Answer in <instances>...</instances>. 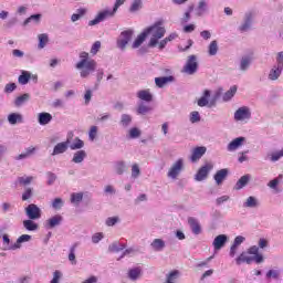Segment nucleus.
<instances>
[{"instance_id":"34","label":"nucleus","mask_w":283,"mask_h":283,"mask_svg":"<svg viewBox=\"0 0 283 283\" xmlns=\"http://www.w3.org/2000/svg\"><path fill=\"white\" fill-rule=\"evenodd\" d=\"M145 39H147V33L144 31L133 42L132 44L133 50H137V48L143 45V43H145Z\"/></svg>"},{"instance_id":"9","label":"nucleus","mask_w":283,"mask_h":283,"mask_svg":"<svg viewBox=\"0 0 283 283\" xmlns=\"http://www.w3.org/2000/svg\"><path fill=\"white\" fill-rule=\"evenodd\" d=\"M133 36H134V30L128 29L123 31L117 38V48L119 50H125L127 48V43L132 41Z\"/></svg>"},{"instance_id":"63","label":"nucleus","mask_w":283,"mask_h":283,"mask_svg":"<svg viewBox=\"0 0 283 283\" xmlns=\"http://www.w3.org/2000/svg\"><path fill=\"white\" fill-rule=\"evenodd\" d=\"M119 221H120V219L118 217H109V218L106 219V226L107 227H114Z\"/></svg>"},{"instance_id":"1","label":"nucleus","mask_w":283,"mask_h":283,"mask_svg":"<svg viewBox=\"0 0 283 283\" xmlns=\"http://www.w3.org/2000/svg\"><path fill=\"white\" fill-rule=\"evenodd\" d=\"M76 70H80L81 78H87L90 74L96 72L98 63L94 59H90V53L83 51L80 53V61L75 65Z\"/></svg>"},{"instance_id":"33","label":"nucleus","mask_w":283,"mask_h":283,"mask_svg":"<svg viewBox=\"0 0 283 283\" xmlns=\"http://www.w3.org/2000/svg\"><path fill=\"white\" fill-rule=\"evenodd\" d=\"M235 262L238 266H240V264H244V262L247 264H251V262H253V256H249L247 253L243 252L235 259Z\"/></svg>"},{"instance_id":"2","label":"nucleus","mask_w":283,"mask_h":283,"mask_svg":"<svg viewBox=\"0 0 283 283\" xmlns=\"http://www.w3.org/2000/svg\"><path fill=\"white\" fill-rule=\"evenodd\" d=\"M144 32H146V36L150 35L148 43L149 48H156V45H158V41H160V39H163V36H165L167 33V30L163 25V21H158L144 30Z\"/></svg>"},{"instance_id":"12","label":"nucleus","mask_w":283,"mask_h":283,"mask_svg":"<svg viewBox=\"0 0 283 283\" xmlns=\"http://www.w3.org/2000/svg\"><path fill=\"white\" fill-rule=\"evenodd\" d=\"M195 12L197 17H205V14L209 12V0H199L196 6Z\"/></svg>"},{"instance_id":"52","label":"nucleus","mask_w":283,"mask_h":283,"mask_svg":"<svg viewBox=\"0 0 283 283\" xmlns=\"http://www.w3.org/2000/svg\"><path fill=\"white\" fill-rule=\"evenodd\" d=\"M149 112H151V107L149 105H145L143 103L139 104L137 108L138 114L145 115V114H149Z\"/></svg>"},{"instance_id":"13","label":"nucleus","mask_w":283,"mask_h":283,"mask_svg":"<svg viewBox=\"0 0 283 283\" xmlns=\"http://www.w3.org/2000/svg\"><path fill=\"white\" fill-rule=\"evenodd\" d=\"M127 277L130 282H138L143 277V268L135 266L128 270Z\"/></svg>"},{"instance_id":"3","label":"nucleus","mask_w":283,"mask_h":283,"mask_svg":"<svg viewBox=\"0 0 283 283\" xmlns=\"http://www.w3.org/2000/svg\"><path fill=\"white\" fill-rule=\"evenodd\" d=\"M116 10L113 9H103L101 10L93 20L88 21V25L92 28L94 25H98V23H103L107 21V19H114L116 17Z\"/></svg>"},{"instance_id":"46","label":"nucleus","mask_w":283,"mask_h":283,"mask_svg":"<svg viewBox=\"0 0 283 283\" xmlns=\"http://www.w3.org/2000/svg\"><path fill=\"white\" fill-rule=\"evenodd\" d=\"M138 10H143V0H133L129 11L138 12Z\"/></svg>"},{"instance_id":"40","label":"nucleus","mask_w":283,"mask_h":283,"mask_svg":"<svg viewBox=\"0 0 283 283\" xmlns=\"http://www.w3.org/2000/svg\"><path fill=\"white\" fill-rule=\"evenodd\" d=\"M31 78H32V74L30 72L22 71V74L19 76L18 81L20 85H28Z\"/></svg>"},{"instance_id":"55","label":"nucleus","mask_w":283,"mask_h":283,"mask_svg":"<svg viewBox=\"0 0 283 283\" xmlns=\"http://www.w3.org/2000/svg\"><path fill=\"white\" fill-rule=\"evenodd\" d=\"M2 242L4 251H12V244H10V237L8 234L2 235Z\"/></svg>"},{"instance_id":"7","label":"nucleus","mask_w":283,"mask_h":283,"mask_svg":"<svg viewBox=\"0 0 283 283\" xmlns=\"http://www.w3.org/2000/svg\"><path fill=\"white\" fill-rule=\"evenodd\" d=\"M235 123H249L251 120V108L249 106H241L234 112L233 116Z\"/></svg>"},{"instance_id":"22","label":"nucleus","mask_w":283,"mask_h":283,"mask_svg":"<svg viewBox=\"0 0 283 283\" xmlns=\"http://www.w3.org/2000/svg\"><path fill=\"white\" fill-rule=\"evenodd\" d=\"M67 147H70V139L66 142L59 143L52 153V156H59V154H65L67 151Z\"/></svg>"},{"instance_id":"21","label":"nucleus","mask_w":283,"mask_h":283,"mask_svg":"<svg viewBox=\"0 0 283 283\" xmlns=\"http://www.w3.org/2000/svg\"><path fill=\"white\" fill-rule=\"evenodd\" d=\"M283 69H280L279 66L273 65L269 73L268 78L269 81H277L282 76Z\"/></svg>"},{"instance_id":"54","label":"nucleus","mask_w":283,"mask_h":283,"mask_svg":"<svg viewBox=\"0 0 283 283\" xmlns=\"http://www.w3.org/2000/svg\"><path fill=\"white\" fill-rule=\"evenodd\" d=\"M32 21H34L35 23H39V21H41V14H33L30 15L27 20H24L23 25H28L30 23H32Z\"/></svg>"},{"instance_id":"53","label":"nucleus","mask_w":283,"mask_h":283,"mask_svg":"<svg viewBox=\"0 0 283 283\" xmlns=\"http://www.w3.org/2000/svg\"><path fill=\"white\" fill-rule=\"evenodd\" d=\"M268 280H280V270H270L266 273Z\"/></svg>"},{"instance_id":"6","label":"nucleus","mask_w":283,"mask_h":283,"mask_svg":"<svg viewBox=\"0 0 283 283\" xmlns=\"http://www.w3.org/2000/svg\"><path fill=\"white\" fill-rule=\"evenodd\" d=\"M184 74H188L189 76L196 74L198 72V56L189 55L187 57L186 64L182 67Z\"/></svg>"},{"instance_id":"23","label":"nucleus","mask_w":283,"mask_h":283,"mask_svg":"<svg viewBox=\"0 0 283 283\" xmlns=\"http://www.w3.org/2000/svg\"><path fill=\"white\" fill-rule=\"evenodd\" d=\"M282 178H283V176L279 175L276 178H274V179H272V180H270L268 182V187L270 189H272L274 191V193H280V191H282L279 188L280 187V182H282Z\"/></svg>"},{"instance_id":"35","label":"nucleus","mask_w":283,"mask_h":283,"mask_svg":"<svg viewBox=\"0 0 283 283\" xmlns=\"http://www.w3.org/2000/svg\"><path fill=\"white\" fill-rule=\"evenodd\" d=\"M228 174H229V170H227V169H221V170L217 171V174L214 175V180H216L217 185H222V182L227 178Z\"/></svg>"},{"instance_id":"36","label":"nucleus","mask_w":283,"mask_h":283,"mask_svg":"<svg viewBox=\"0 0 283 283\" xmlns=\"http://www.w3.org/2000/svg\"><path fill=\"white\" fill-rule=\"evenodd\" d=\"M249 180H251V175H244L242 176L238 182L235 184V189L240 190V189H244V187H247V185H249Z\"/></svg>"},{"instance_id":"50","label":"nucleus","mask_w":283,"mask_h":283,"mask_svg":"<svg viewBox=\"0 0 283 283\" xmlns=\"http://www.w3.org/2000/svg\"><path fill=\"white\" fill-rule=\"evenodd\" d=\"M96 136H98V127L97 126H91L88 132V139L91 142L96 140Z\"/></svg>"},{"instance_id":"37","label":"nucleus","mask_w":283,"mask_h":283,"mask_svg":"<svg viewBox=\"0 0 283 283\" xmlns=\"http://www.w3.org/2000/svg\"><path fill=\"white\" fill-rule=\"evenodd\" d=\"M38 48L39 50H43V48H45V45H48V43L50 42V38L48 35V33H41L38 35Z\"/></svg>"},{"instance_id":"14","label":"nucleus","mask_w":283,"mask_h":283,"mask_svg":"<svg viewBox=\"0 0 283 283\" xmlns=\"http://www.w3.org/2000/svg\"><path fill=\"white\" fill-rule=\"evenodd\" d=\"M247 143V137H237L232 142H230L227 146V149L229 151H237V149H240L242 145Z\"/></svg>"},{"instance_id":"44","label":"nucleus","mask_w":283,"mask_h":283,"mask_svg":"<svg viewBox=\"0 0 283 283\" xmlns=\"http://www.w3.org/2000/svg\"><path fill=\"white\" fill-rule=\"evenodd\" d=\"M27 101H30V94L24 93L21 96H18L14 101V105L15 107H21V105H23V103H27Z\"/></svg>"},{"instance_id":"19","label":"nucleus","mask_w":283,"mask_h":283,"mask_svg":"<svg viewBox=\"0 0 283 283\" xmlns=\"http://www.w3.org/2000/svg\"><path fill=\"white\" fill-rule=\"evenodd\" d=\"M9 125H21L23 123V114L21 113H10L7 116Z\"/></svg>"},{"instance_id":"62","label":"nucleus","mask_w":283,"mask_h":283,"mask_svg":"<svg viewBox=\"0 0 283 283\" xmlns=\"http://www.w3.org/2000/svg\"><path fill=\"white\" fill-rule=\"evenodd\" d=\"M190 123H200V113H198V111L190 113Z\"/></svg>"},{"instance_id":"29","label":"nucleus","mask_w":283,"mask_h":283,"mask_svg":"<svg viewBox=\"0 0 283 283\" xmlns=\"http://www.w3.org/2000/svg\"><path fill=\"white\" fill-rule=\"evenodd\" d=\"M22 224L27 231H39V223L34 222V219H27Z\"/></svg>"},{"instance_id":"59","label":"nucleus","mask_w":283,"mask_h":283,"mask_svg":"<svg viewBox=\"0 0 283 283\" xmlns=\"http://www.w3.org/2000/svg\"><path fill=\"white\" fill-rule=\"evenodd\" d=\"M138 176H140V167L138 166V164H134L132 166V178H134L136 180V178H138Z\"/></svg>"},{"instance_id":"28","label":"nucleus","mask_w":283,"mask_h":283,"mask_svg":"<svg viewBox=\"0 0 283 283\" xmlns=\"http://www.w3.org/2000/svg\"><path fill=\"white\" fill-rule=\"evenodd\" d=\"M150 247H151L153 251L160 252V251L165 250L166 243H165V240H163V239H155L150 243Z\"/></svg>"},{"instance_id":"27","label":"nucleus","mask_w":283,"mask_h":283,"mask_svg":"<svg viewBox=\"0 0 283 283\" xmlns=\"http://www.w3.org/2000/svg\"><path fill=\"white\" fill-rule=\"evenodd\" d=\"M137 97H139L140 101H145L146 103H151L154 95H151L149 90H142L137 92Z\"/></svg>"},{"instance_id":"25","label":"nucleus","mask_w":283,"mask_h":283,"mask_svg":"<svg viewBox=\"0 0 283 283\" xmlns=\"http://www.w3.org/2000/svg\"><path fill=\"white\" fill-rule=\"evenodd\" d=\"M168 83H174V76H161V77H156L155 78V84L157 87H165V85H168Z\"/></svg>"},{"instance_id":"49","label":"nucleus","mask_w":283,"mask_h":283,"mask_svg":"<svg viewBox=\"0 0 283 283\" xmlns=\"http://www.w3.org/2000/svg\"><path fill=\"white\" fill-rule=\"evenodd\" d=\"M130 124H132L130 115L123 114L122 117H120V126L122 127H129Z\"/></svg>"},{"instance_id":"56","label":"nucleus","mask_w":283,"mask_h":283,"mask_svg":"<svg viewBox=\"0 0 283 283\" xmlns=\"http://www.w3.org/2000/svg\"><path fill=\"white\" fill-rule=\"evenodd\" d=\"M32 180H34V177L32 176H23V177H19L18 178V182L20 185H30V182H32Z\"/></svg>"},{"instance_id":"64","label":"nucleus","mask_w":283,"mask_h":283,"mask_svg":"<svg viewBox=\"0 0 283 283\" xmlns=\"http://www.w3.org/2000/svg\"><path fill=\"white\" fill-rule=\"evenodd\" d=\"M61 277H63V273H61V271L56 270L53 273V279L51 280L50 283H59L61 281Z\"/></svg>"},{"instance_id":"17","label":"nucleus","mask_w":283,"mask_h":283,"mask_svg":"<svg viewBox=\"0 0 283 283\" xmlns=\"http://www.w3.org/2000/svg\"><path fill=\"white\" fill-rule=\"evenodd\" d=\"M62 222L63 217L61 214H55L44 222V227L45 229H54V227H59Z\"/></svg>"},{"instance_id":"4","label":"nucleus","mask_w":283,"mask_h":283,"mask_svg":"<svg viewBox=\"0 0 283 283\" xmlns=\"http://www.w3.org/2000/svg\"><path fill=\"white\" fill-rule=\"evenodd\" d=\"M185 170V159L179 158L169 167L167 178L170 180H178L180 174Z\"/></svg>"},{"instance_id":"43","label":"nucleus","mask_w":283,"mask_h":283,"mask_svg":"<svg viewBox=\"0 0 283 283\" xmlns=\"http://www.w3.org/2000/svg\"><path fill=\"white\" fill-rule=\"evenodd\" d=\"M251 65V57L250 56H243L240 61V70L241 72H247Z\"/></svg>"},{"instance_id":"31","label":"nucleus","mask_w":283,"mask_h":283,"mask_svg":"<svg viewBox=\"0 0 283 283\" xmlns=\"http://www.w3.org/2000/svg\"><path fill=\"white\" fill-rule=\"evenodd\" d=\"M178 277H180V271L172 270L168 274H166V282L165 283H177Z\"/></svg>"},{"instance_id":"61","label":"nucleus","mask_w":283,"mask_h":283,"mask_svg":"<svg viewBox=\"0 0 283 283\" xmlns=\"http://www.w3.org/2000/svg\"><path fill=\"white\" fill-rule=\"evenodd\" d=\"M274 66L283 70V52H279L276 54V63L274 64Z\"/></svg>"},{"instance_id":"10","label":"nucleus","mask_w":283,"mask_h":283,"mask_svg":"<svg viewBox=\"0 0 283 283\" xmlns=\"http://www.w3.org/2000/svg\"><path fill=\"white\" fill-rule=\"evenodd\" d=\"M25 216L29 218V220H41L42 211L39 206L34 203H30L25 209H24Z\"/></svg>"},{"instance_id":"24","label":"nucleus","mask_w":283,"mask_h":283,"mask_svg":"<svg viewBox=\"0 0 283 283\" xmlns=\"http://www.w3.org/2000/svg\"><path fill=\"white\" fill-rule=\"evenodd\" d=\"M87 158V153L85 150H77L73 154L72 163L75 165H81L83 160Z\"/></svg>"},{"instance_id":"30","label":"nucleus","mask_w":283,"mask_h":283,"mask_svg":"<svg viewBox=\"0 0 283 283\" xmlns=\"http://www.w3.org/2000/svg\"><path fill=\"white\" fill-rule=\"evenodd\" d=\"M35 151H36V148L29 147L25 149L24 153H21L20 155L15 156L14 160H25V159L30 158V156H32Z\"/></svg>"},{"instance_id":"45","label":"nucleus","mask_w":283,"mask_h":283,"mask_svg":"<svg viewBox=\"0 0 283 283\" xmlns=\"http://www.w3.org/2000/svg\"><path fill=\"white\" fill-rule=\"evenodd\" d=\"M115 172L117 174V176H123V174H125V161H117L114 166Z\"/></svg>"},{"instance_id":"41","label":"nucleus","mask_w":283,"mask_h":283,"mask_svg":"<svg viewBox=\"0 0 283 283\" xmlns=\"http://www.w3.org/2000/svg\"><path fill=\"white\" fill-rule=\"evenodd\" d=\"M69 147H70V149H72V150L83 149V147H85V143H84L81 138L76 137V138L70 144Z\"/></svg>"},{"instance_id":"20","label":"nucleus","mask_w":283,"mask_h":283,"mask_svg":"<svg viewBox=\"0 0 283 283\" xmlns=\"http://www.w3.org/2000/svg\"><path fill=\"white\" fill-rule=\"evenodd\" d=\"M30 240H32V235H30V234L20 235L17 239L15 243L12 244L11 251H17L18 249H21V245L25 242H30Z\"/></svg>"},{"instance_id":"18","label":"nucleus","mask_w":283,"mask_h":283,"mask_svg":"<svg viewBox=\"0 0 283 283\" xmlns=\"http://www.w3.org/2000/svg\"><path fill=\"white\" fill-rule=\"evenodd\" d=\"M227 240H229L227 234L217 235L212 242V247H214V251H220V249H222V247L227 244Z\"/></svg>"},{"instance_id":"57","label":"nucleus","mask_w":283,"mask_h":283,"mask_svg":"<svg viewBox=\"0 0 283 283\" xmlns=\"http://www.w3.org/2000/svg\"><path fill=\"white\" fill-rule=\"evenodd\" d=\"M54 182H56V175L54 172H46V185L51 186L54 185Z\"/></svg>"},{"instance_id":"42","label":"nucleus","mask_w":283,"mask_h":283,"mask_svg":"<svg viewBox=\"0 0 283 283\" xmlns=\"http://www.w3.org/2000/svg\"><path fill=\"white\" fill-rule=\"evenodd\" d=\"M125 249V243L114 242L108 247V251L111 253H118V251H123Z\"/></svg>"},{"instance_id":"11","label":"nucleus","mask_w":283,"mask_h":283,"mask_svg":"<svg viewBox=\"0 0 283 283\" xmlns=\"http://www.w3.org/2000/svg\"><path fill=\"white\" fill-rule=\"evenodd\" d=\"M211 169H213V164H206L195 175V180H197V182H202V180H207V176H209V171H211Z\"/></svg>"},{"instance_id":"8","label":"nucleus","mask_w":283,"mask_h":283,"mask_svg":"<svg viewBox=\"0 0 283 283\" xmlns=\"http://www.w3.org/2000/svg\"><path fill=\"white\" fill-rule=\"evenodd\" d=\"M255 17V13L253 11H248L240 25L238 27V32H241V34H244V32H249L251 30V27L253 25V19Z\"/></svg>"},{"instance_id":"16","label":"nucleus","mask_w":283,"mask_h":283,"mask_svg":"<svg viewBox=\"0 0 283 283\" xmlns=\"http://www.w3.org/2000/svg\"><path fill=\"white\" fill-rule=\"evenodd\" d=\"M207 154V147L205 146H199L192 149V154L190 156L191 163H198L202 156Z\"/></svg>"},{"instance_id":"15","label":"nucleus","mask_w":283,"mask_h":283,"mask_svg":"<svg viewBox=\"0 0 283 283\" xmlns=\"http://www.w3.org/2000/svg\"><path fill=\"white\" fill-rule=\"evenodd\" d=\"M188 224L195 235H200V233H202V226H200V221L198 219L189 217Z\"/></svg>"},{"instance_id":"58","label":"nucleus","mask_w":283,"mask_h":283,"mask_svg":"<svg viewBox=\"0 0 283 283\" xmlns=\"http://www.w3.org/2000/svg\"><path fill=\"white\" fill-rule=\"evenodd\" d=\"M105 238V234H103V232H96L92 235V242L93 244H98V242H101V240H103Z\"/></svg>"},{"instance_id":"5","label":"nucleus","mask_w":283,"mask_h":283,"mask_svg":"<svg viewBox=\"0 0 283 283\" xmlns=\"http://www.w3.org/2000/svg\"><path fill=\"white\" fill-rule=\"evenodd\" d=\"M218 96H220V93H217L212 98H211V91L206 90L203 91L202 96L198 99L197 104L199 107H213L216 105V101L218 99Z\"/></svg>"},{"instance_id":"32","label":"nucleus","mask_w":283,"mask_h":283,"mask_svg":"<svg viewBox=\"0 0 283 283\" xmlns=\"http://www.w3.org/2000/svg\"><path fill=\"white\" fill-rule=\"evenodd\" d=\"M87 14V9L80 8L71 15L72 23H76V21H81V18Z\"/></svg>"},{"instance_id":"26","label":"nucleus","mask_w":283,"mask_h":283,"mask_svg":"<svg viewBox=\"0 0 283 283\" xmlns=\"http://www.w3.org/2000/svg\"><path fill=\"white\" fill-rule=\"evenodd\" d=\"M38 123L40 125H50V123H52V114L50 113L38 114Z\"/></svg>"},{"instance_id":"38","label":"nucleus","mask_w":283,"mask_h":283,"mask_svg":"<svg viewBox=\"0 0 283 283\" xmlns=\"http://www.w3.org/2000/svg\"><path fill=\"white\" fill-rule=\"evenodd\" d=\"M260 202L258 201V198L255 197H249L245 202L243 203V207L248 209H255V207H259Z\"/></svg>"},{"instance_id":"47","label":"nucleus","mask_w":283,"mask_h":283,"mask_svg":"<svg viewBox=\"0 0 283 283\" xmlns=\"http://www.w3.org/2000/svg\"><path fill=\"white\" fill-rule=\"evenodd\" d=\"M208 54L210 56H216L218 54V41L213 40L208 46Z\"/></svg>"},{"instance_id":"48","label":"nucleus","mask_w":283,"mask_h":283,"mask_svg":"<svg viewBox=\"0 0 283 283\" xmlns=\"http://www.w3.org/2000/svg\"><path fill=\"white\" fill-rule=\"evenodd\" d=\"M140 134H143V132H140L138 127H133L128 130V138L130 139L140 138Z\"/></svg>"},{"instance_id":"51","label":"nucleus","mask_w":283,"mask_h":283,"mask_svg":"<svg viewBox=\"0 0 283 283\" xmlns=\"http://www.w3.org/2000/svg\"><path fill=\"white\" fill-rule=\"evenodd\" d=\"M81 200H83V192H73L71 195V202L73 205H78V202H81Z\"/></svg>"},{"instance_id":"39","label":"nucleus","mask_w":283,"mask_h":283,"mask_svg":"<svg viewBox=\"0 0 283 283\" xmlns=\"http://www.w3.org/2000/svg\"><path fill=\"white\" fill-rule=\"evenodd\" d=\"M238 92V86H232L230 87L229 91H227L223 94V101L224 103H229V101H231V98H233L235 96V93Z\"/></svg>"},{"instance_id":"60","label":"nucleus","mask_w":283,"mask_h":283,"mask_svg":"<svg viewBox=\"0 0 283 283\" xmlns=\"http://www.w3.org/2000/svg\"><path fill=\"white\" fill-rule=\"evenodd\" d=\"M99 50H101V41H96V42H94V44L91 48V54L93 56H96V54H98Z\"/></svg>"}]
</instances>
